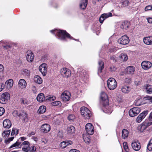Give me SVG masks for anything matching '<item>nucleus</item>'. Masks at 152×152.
<instances>
[{
  "mask_svg": "<svg viewBox=\"0 0 152 152\" xmlns=\"http://www.w3.org/2000/svg\"><path fill=\"white\" fill-rule=\"evenodd\" d=\"M147 148L149 151H152V138L150 140L148 144Z\"/></svg>",
  "mask_w": 152,
  "mask_h": 152,
  "instance_id": "obj_39",
  "label": "nucleus"
},
{
  "mask_svg": "<svg viewBox=\"0 0 152 152\" xmlns=\"http://www.w3.org/2000/svg\"><path fill=\"white\" fill-rule=\"evenodd\" d=\"M70 96L69 92L68 91H65L61 94V97L64 101H68L70 99Z\"/></svg>",
  "mask_w": 152,
  "mask_h": 152,
  "instance_id": "obj_9",
  "label": "nucleus"
},
{
  "mask_svg": "<svg viewBox=\"0 0 152 152\" xmlns=\"http://www.w3.org/2000/svg\"><path fill=\"white\" fill-rule=\"evenodd\" d=\"M42 142L44 144H46L48 142V140L46 139H43L42 140Z\"/></svg>",
  "mask_w": 152,
  "mask_h": 152,
  "instance_id": "obj_59",
  "label": "nucleus"
},
{
  "mask_svg": "<svg viewBox=\"0 0 152 152\" xmlns=\"http://www.w3.org/2000/svg\"><path fill=\"white\" fill-rule=\"evenodd\" d=\"M118 43L121 44L126 45L128 44L129 42V38L126 35L122 36L118 40Z\"/></svg>",
  "mask_w": 152,
  "mask_h": 152,
  "instance_id": "obj_11",
  "label": "nucleus"
},
{
  "mask_svg": "<svg viewBox=\"0 0 152 152\" xmlns=\"http://www.w3.org/2000/svg\"><path fill=\"white\" fill-rule=\"evenodd\" d=\"M22 150L23 151L25 152H28L30 149L29 143L28 141H25L23 142L22 144Z\"/></svg>",
  "mask_w": 152,
  "mask_h": 152,
  "instance_id": "obj_14",
  "label": "nucleus"
},
{
  "mask_svg": "<svg viewBox=\"0 0 152 152\" xmlns=\"http://www.w3.org/2000/svg\"><path fill=\"white\" fill-rule=\"evenodd\" d=\"M143 41L147 45H152V36L144 37L143 39Z\"/></svg>",
  "mask_w": 152,
  "mask_h": 152,
  "instance_id": "obj_19",
  "label": "nucleus"
},
{
  "mask_svg": "<svg viewBox=\"0 0 152 152\" xmlns=\"http://www.w3.org/2000/svg\"><path fill=\"white\" fill-rule=\"evenodd\" d=\"M148 99L149 100L150 102L152 103V97H149Z\"/></svg>",
  "mask_w": 152,
  "mask_h": 152,
  "instance_id": "obj_64",
  "label": "nucleus"
},
{
  "mask_svg": "<svg viewBox=\"0 0 152 152\" xmlns=\"http://www.w3.org/2000/svg\"><path fill=\"white\" fill-rule=\"evenodd\" d=\"M131 145L133 149L136 151H139L141 148V146L139 142L134 141L131 144Z\"/></svg>",
  "mask_w": 152,
  "mask_h": 152,
  "instance_id": "obj_18",
  "label": "nucleus"
},
{
  "mask_svg": "<svg viewBox=\"0 0 152 152\" xmlns=\"http://www.w3.org/2000/svg\"><path fill=\"white\" fill-rule=\"evenodd\" d=\"M67 146L71 145L72 144V142L70 140H66L65 141Z\"/></svg>",
  "mask_w": 152,
  "mask_h": 152,
  "instance_id": "obj_55",
  "label": "nucleus"
},
{
  "mask_svg": "<svg viewBox=\"0 0 152 152\" xmlns=\"http://www.w3.org/2000/svg\"><path fill=\"white\" fill-rule=\"evenodd\" d=\"M100 97L101 99V103L104 107V111L108 114H110L113 110L111 107L108 106L109 100L107 95L104 92H102Z\"/></svg>",
  "mask_w": 152,
  "mask_h": 152,
  "instance_id": "obj_1",
  "label": "nucleus"
},
{
  "mask_svg": "<svg viewBox=\"0 0 152 152\" xmlns=\"http://www.w3.org/2000/svg\"><path fill=\"white\" fill-rule=\"evenodd\" d=\"M149 121L147 122L145 121L144 123V125L148 126L152 125V112L150 114L149 117Z\"/></svg>",
  "mask_w": 152,
  "mask_h": 152,
  "instance_id": "obj_25",
  "label": "nucleus"
},
{
  "mask_svg": "<svg viewBox=\"0 0 152 152\" xmlns=\"http://www.w3.org/2000/svg\"><path fill=\"white\" fill-rule=\"evenodd\" d=\"M41 129L42 132L47 133L50 130V126L48 124H44L42 125Z\"/></svg>",
  "mask_w": 152,
  "mask_h": 152,
  "instance_id": "obj_16",
  "label": "nucleus"
},
{
  "mask_svg": "<svg viewBox=\"0 0 152 152\" xmlns=\"http://www.w3.org/2000/svg\"><path fill=\"white\" fill-rule=\"evenodd\" d=\"M69 152H80L78 150L75 149H71L69 151Z\"/></svg>",
  "mask_w": 152,
  "mask_h": 152,
  "instance_id": "obj_62",
  "label": "nucleus"
},
{
  "mask_svg": "<svg viewBox=\"0 0 152 152\" xmlns=\"http://www.w3.org/2000/svg\"><path fill=\"white\" fill-rule=\"evenodd\" d=\"M21 143L18 141H17L16 142L12 145H11L10 148H18L19 145Z\"/></svg>",
  "mask_w": 152,
  "mask_h": 152,
  "instance_id": "obj_38",
  "label": "nucleus"
},
{
  "mask_svg": "<svg viewBox=\"0 0 152 152\" xmlns=\"http://www.w3.org/2000/svg\"><path fill=\"white\" fill-rule=\"evenodd\" d=\"M5 110L2 107H0V116L2 115L5 112Z\"/></svg>",
  "mask_w": 152,
  "mask_h": 152,
  "instance_id": "obj_51",
  "label": "nucleus"
},
{
  "mask_svg": "<svg viewBox=\"0 0 152 152\" xmlns=\"http://www.w3.org/2000/svg\"><path fill=\"white\" fill-rule=\"evenodd\" d=\"M55 99V96H53L51 97H50L47 99H48L49 101H52L53 100Z\"/></svg>",
  "mask_w": 152,
  "mask_h": 152,
  "instance_id": "obj_58",
  "label": "nucleus"
},
{
  "mask_svg": "<svg viewBox=\"0 0 152 152\" xmlns=\"http://www.w3.org/2000/svg\"><path fill=\"white\" fill-rule=\"evenodd\" d=\"M11 121L9 119H5L3 121V125L4 128L9 129L11 127Z\"/></svg>",
  "mask_w": 152,
  "mask_h": 152,
  "instance_id": "obj_20",
  "label": "nucleus"
},
{
  "mask_svg": "<svg viewBox=\"0 0 152 152\" xmlns=\"http://www.w3.org/2000/svg\"><path fill=\"white\" fill-rule=\"evenodd\" d=\"M30 149L29 150V152H35L36 150V148L35 146L34 145H32L30 146Z\"/></svg>",
  "mask_w": 152,
  "mask_h": 152,
  "instance_id": "obj_44",
  "label": "nucleus"
},
{
  "mask_svg": "<svg viewBox=\"0 0 152 152\" xmlns=\"http://www.w3.org/2000/svg\"><path fill=\"white\" fill-rule=\"evenodd\" d=\"M89 136L88 135V137H83V139L84 140V141L86 143H89L90 141V140L89 138Z\"/></svg>",
  "mask_w": 152,
  "mask_h": 152,
  "instance_id": "obj_45",
  "label": "nucleus"
},
{
  "mask_svg": "<svg viewBox=\"0 0 152 152\" xmlns=\"http://www.w3.org/2000/svg\"><path fill=\"white\" fill-rule=\"evenodd\" d=\"M75 116L73 115H70L68 117V119L70 121H73L75 119Z\"/></svg>",
  "mask_w": 152,
  "mask_h": 152,
  "instance_id": "obj_50",
  "label": "nucleus"
},
{
  "mask_svg": "<svg viewBox=\"0 0 152 152\" xmlns=\"http://www.w3.org/2000/svg\"><path fill=\"white\" fill-rule=\"evenodd\" d=\"M4 69L3 66L1 64H0V72L2 71Z\"/></svg>",
  "mask_w": 152,
  "mask_h": 152,
  "instance_id": "obj_63",
  "label": "nucleus"
},
{
  "mask_svg": "<svg viewBox=\"0 0 152 152\" xmlns=\"http://www.w3.org/2000/svg\"><path fill=\"white\" fill-rule=\"evenodd\" d=\"M66 144L65 141H63L60 143V145L61 148H63L67 146V145Z\"/></svg>",
  "mask_w": 152,
  "mask_h": 152,
  "instance_id": "obj_48",
  "label": "nucleus"
},
{
  "mask_svg": "<svg viewBox=\"0 0 152 152\" xmlns=\"http://www.w3.org/2000/svg\"><path fill=\"white\" fill-rule=\"evenodd\" d=\"M122 137L124 139L126 138L129 134V132L126 129H123L122 132Z\"/></svg>",
  "mask_w": 152,
  "mask_h": 152,
  "instance_id": "obj_27",
  "label": "nucleus"
},
{
  "mask_svg": "<svg viewBox=\"0 0 152 152\" xmlns=\"http://www.w3.org/2000/svg\"><path fill=\"white\" fill-rule=\"evenodd\" d=\"M18 84L19 86L22 88H26L27 85L26 81L23 79H21L19 80Z\"/></svg>",
  "mask_w": 152,
  "mask_h": 152,
  "instance_id": "obj_21",
  "label": "nucleus"
},
{
  "mask_svg": "<svg viewBox=\"0 0 152 152\" xmlns=\"http://www.w3.org/2000/svg\"><path fill=\"white\" fill-rule=\"evenodd\" d=\"M141 66L143 69H147L151 67L152 64L150 62L145 61L142 63Z\"/></svg>",
  "mask_w": 152,
  "mask_h": 152,
  "instance_id": "obj_17",
  "label": "nucleus"
},
{
  "mask_svg": "<svg viewBox=\"0 0 152 152\" xmlns=\"http://www.w3.org/2000/svg\"><path fill=\"white\" fill-rule=\"evenodd\" d=\"M32 90L34 93L35 94L36 93L37 90L35 86H32Z\"/></svg>",
  "mask_w": 152,
  "mask_h": 152,
  "instance_id": "obj_57",
  "label": "nucleus"
},
{
  "mask_svg": "<svg viewBox=\"0 0 152 152\" xmlns=\"http://www.w3.org/2000/svg\"><path fill=\"white\" fill-rule=\"evenodd\" d=\"M46 107L44 106H40L38 110V112L41 114L44 113L46 110Z\"/></svg>",
  "mask_w": 152,
  "mask_h": 152,
  "instance_id": "obj_36",
  "label": "nucleus"
},
{
  "mask_svg": "<svg viewBox=\"0 0 152 152\" xmlns=\"http://www.w3.org/2000/svg\"><path fill=\"white\" fill-rule=\"evenodd\" d=\"M61 102L59 101H56L52 103V105L54 106L59 105L61 104Z\"/></svg>",
  "mask_w": 152,
  "mask_h": 152,
  "instance_id": "obj_49",
  "label": "nucleus"
},
{
  "mask_svg": "<svg viewBox=\"0 0 152 152\" xmlns=\"http://www.w3.org/2000/svg\"><path fill=\"white\" fill-rule=\"evenodd\" d=\"M13 80L12 79H10L7 80L6 83L5 84L7 86L8 88H11L13 85Z\"/></svg>",
  "mask_w": 152,
  "mask_h": 152,
  "instance_id": "obj_32",
  "label": "nucleus"
},
{
  "mask_svg": "<svg viewBox=\"0 0 152 152\" xmlns=\"http://www.w3.org/2000/svg\"><path fill=\"white\" fill-rule=\"evenodd\" d=\"M85 129L87 133L89 135H91L94 133V128L93 125L91 123H88L85 126Z\"/></svg>",
  "mask_w": 152,
  "mask_h": 152,
  "instance_id": "obj_7",
  "label": "nucleus"
},
{
  "mask_svg": "<svg viewBox=\"0 0 152 152\" xmlns=\"http://www.w3.org/2000/svg\"><path fill=\"white\" fill-rule=\"evenodd\" d=\"M80 112L81 115L86 118H89L91 116L90 110L85 107H83L81 108Z\"/></svg>",
  "mask_w": 152,
  "mask_h": 152,
  "instance_id": "obj_3",
  "label": "nucleus"
},
{
  "mask_svg": "<svg viewBox=\"0 0 152 152\" xmlns=\"http://www.w3.org/2000/svg\"><path fill=\"white\" fill-rule=\"evenodd\" d=\"M10 94L8 93L3 94L0 98V102L2 104H5L10 99Z\"/></svg>",
  "mask_w": 152,
  "mask_h": 152,
  "instance_id": "obj_8",
  "label": "nucleus"
},
{
  "mask_svg": "<svg viewBox=\"0 0 152 152\" xmlns=\"http://www.w3.org/2000/svg\"><path fill=\"white\" fill-rule=\"evenodd\" d=\"M110 69L112 71H114L116 70V68L114 66H111L110 67Z\"/></svg>",
  "mask_w": 152,
  "mask_h": 152,
  "instance_id": "obj_60",
  "label": "nucleus"
},
{
  "mask_svg": "<svg viewBox=\"0 0 152 152\" xmlns=\"http://www.w3.org/2000/svg\"><path fill=\"white\" fill-rule=\"evenodd\" d=\"M12 114L14 117H19L20 116V113H19L18 111L16 110H14L13 112L12 113Z\"/></svg>",
  "mask_w": 152,
  "mask_h": 152,
  "instance_id": "obj_43",
  "label": "nucleus"
},
{
  "mask_svg": "<svg viewBox=\"0 0 152 152\" xmlns=\"http://www.w3.org/2000/svg\"><path fill=\"white\" fill-rule=\"evenodd\" d=\"M66 130L68 133H72L75 132V129L74 126H70L67 127Z\"/></svg>",
  "mask_w": 152,
  "mask_h": 152,
  "instance_id": "obj_33",
  "label": "nucleus"
},
{
  "mask_svg": "<svg viewBox=\"0 0 152 152\" xmlns=\"http://www.w3.org/2000/svg\"><path fill=\"white\" fill-rule=\"evenodd\" d=\"M60 73L64 77L68 78L71 75V72L68 69L66 68H62L60 70Z\"/></svg>",
  "mask_w": 152,
  "mask_h": 152,
  "instance_id": "obj_6",
  "label": "nucleus"
},
{
  "mask_svg": "<svg viewBox=\"0 0 152 152\" xmlns=\"http://www.w3.org/2000/svg\"><path fill=\"white\" fill-rule=\"evenodd\" d=\"M145 87L147 93L150 94L152 93V86H145Z\"/></svg>",
  "mask_w": 152,
  "mask_h": 152,
  "instance_id": "obj_37",
  "label": "nucleus"
},
{
  "mask_svg": "<svg viewBox=\"0 0 152 152\" xmlns=\"http://www.w3.org/2000/svg\"><path fill=\"white\" fill-rule=\"evenodd\" d=\"M152 8V6L151 5H148L146 6L145 8V11H147L150 10H151V9Z\"/></svg>",
  "mask_w": 152,
  "mask_h": 152,
  "instance_id": "obj_52",
  "label": "nucleus"
},
{
  "mask_svg": "<svg viewBox=\"0 0 152 152\" xmlns=\"http://www.w3.org/2000/svg\"><path fill=\"white\" fill-rule=\"evenodd\" d=\"M14 137H12L8 138L7 139L5 140L4 142L5 143L8 144L11 141H12L14 138Z\"/></svg>",
  "mask_w": 152,
  "mask_h": 152,
  "instance_id": "obj_46",
  "label": "nucleus"
},
{
  "mask_svg": "<svg viewBox=\"0 0 152 152\" xmlns=\"http://www.w3.org/2000/svg\"><path fill=\"white\" fill-rule=\"evenodd\" d=\"M21 103L23 104L27 105L30 104V102L26 99H22L21 100Z\"/></svg>",
  "mask_w": 152,
  "mask_h": 152,
  "instance_id": "obj_40",
  "label": "nucleus"
},
{
  "mask_svg": "<svg viewBox=\"0 0 152 152\" xmlns=\"http://www.w3.org/2000/svg\"><path fill=\"white\" fill-rule=\"evenodd\" d=\"M3 47L4 48H5L6 49H8L10 48L11 47V46L10 45H3Z\"/></svg>",
  "mask_w": 152,
  "mask_h": 152,
  "instance_id": "obj_61",
  "label": "nucleus"
},
{
  "mask_svg": "<svg viewBox=\"0 0 152 152\" xmlns=\"http://www.w3.org/2000/svg\"><path fill=\"white\" fill-rule=\"evenodd\" d=\"M37 99L38 101L40 102L44 101L45 98L43 94L41 93L39 94L37 96Z\"/></svg>",
  "mask_w": 152,
  "mask_h": 152,
  "instance_id": "obj_24",
  "label": "nucleus"
},
{
  "mask_svg": "<svg viewBox=\"0 0 152 152\" xmlns=\"http://www.w3.org/2000/svg\"><path fill=\"white\" fill-rule=\"evenodd\" d=\"M130 26L129 23L127 21H124L123 23L121 26V28L123 29H127Z\"/></svg>",
  "mask_w": 152,
  "mask_h": 152,
  "instance_id": "obj_28",
  "label": "nucleus"
},
{
  "mask_svg": "<svg viewBox=\"0 0 152 152\" xmlns=\"http://www.w3.org/2000/svg\"><path fill=\"white\" fill-rule=\"evenodd\" d=\"M121 90L124 93H128L131 90V88L128 86H124L122 87Z\"/></svg>",
  "mask_w": 152,
  "mask_h": 152,
  "instance_id": "obj_22",
  "label": "nucleus"
},
{
  "mask_svg": "<svg viewBox=\"0 0 152 152\" xmlns=\"http://www.w3.org/2000/svg\"><path fill=\"white\" fill-rule=\"evenodd\" d=\"M34 80L35 82L39 84H41L42 82V78L38 75L35 76L34 78Z\"/></svg>",
  "mask_w": 152,
  "mask_h": 152,
  "instance_id": "obj_29",
  "label": "nucleus"
},
{
  "mask_svg": "<svg viewBox=\"0 0 152 152\" xmlns=\"http://www.w3.org/2000/svg\"><path fill=\"white\" fill-rule=\"evenodd\" d=\"M148 113L147 111H145L141 113L136 118V121L138 123H140L145 117Z\"/></svg>",
  "mask_w": 152,
  "mask_h": 152,
  "instance_id": "obj_13",
  "label": "nucleus"
},
{
  "mask_svg": "<svg viewBox=\"0 0 152 152\" xmlns=\"http://www.w3.org/2000/svg\"><path fill=\"white\" fill-rule=\"evenodd\" d=\"M148 23L150 24H152V18H147Z\"/></svg>",
  "mask_w": 152,
  "mask_h": 152,
  "instance_id": "obj_56",
  "label": "nucleus"
},
{
  "mask_svg": "<svg viewBox=\"0 0 152 152\" xmlns=\"http://www.w3.org/2000/svg\"><path fill=\"white\" fill-rule=\"evenodd\" d=\"M26 60L28 62H31L33 61L34 55L31 51H27L26 53Z\"/></svg>",
  "mask_w": 152,
  "mask_h": 152,
  "instance_id": "obj_10",
  "label": "nucleus"
},
{
  "mask_svg": "<svg viewBox=\"0 0 152 152\" xmlns=\"http://www.w3.org/2000/svg\"><path fill=\"white\" fill-rule=\"evenodd\" d=\"M123 144L124 148L126 152H128L129 151V149L128 148L127 142H124Z\"/></svg>",
  "mask_w": 152,
  "mask_h": 152,
  "instance_id": "obj_41",
  "label": "nucleus"
},
{
  "mask_svg": "<svg viewBox=\"0 0 152 152\" xmlns=\"http://www.w3.org/2000/svg\"><path fill=\"white\" fill-rule=\"evenodd\" d=\"M18 130H17V129H16L14 128H13L12 131V132L11 133V135L12 136V135H13L15 134H17L18 133Z\"/></svg>",
  "mask_w": 152,
  "mask_h": 152,
  "instance_id": "obj_42",
  "label": "nucleus"
},
{
  "mask_svg": "<svg viewBox=\"0 0 152 152\" xmlns=\"http://www.w3.org/2000/svg\"><path fill=\"white\" fill-rule=\"evenodd\" d=\"M117 82L113 78H110L107 80V85L108 88L110 90H113L117 86Z\"/></svg>",
  "mask_w": 152,
  "mask_h": 152,
  "instance_id": "obj_4",
  "label": "nucleus"
},
{
  "mask_svg": "<svg viewBox=\"0 0 152 152\" xmlns=\"http://www.w3.org/2000/svg\"><path fill=\"white\" fill-rule=\"evenodd\" d=\"M99 67L98 68V72L101 73L102 72V70L104 68V63L101 61H99Z\"/></svg>",
  "mask_w": 152,
  "mask_h": 152,
  "instance_id": "obj_31",
  "label": "nucleus"
},
{
  "mask_svg": "<svg viewBox=\"0 0 152 152\" xmlns=\"http://www.w3.org/2000/svg\"><path fill=\"white\" fill-rule=\"evenodd\" d=\"M119 58L121 60L123 61H126L128 59L127 55L124 53H121L119 56Z\"/></svg>",
  "mask_w": 152,
  "mask_h": 152,
  "instance_id": "obj_30",
  "label": "nucleus"
},
{
  "mask_svg": "<svg viewBox=\"0 0 152 152\" xmlns=\"http://www.w3.org/2000/svg\"><path fill=\"white\" fill-rule=\"evenodd\" d=\"M24 73L26 76H28L29 75V72L28 70L25 69L23 71Z\"/></svg>",
  "mask_w": 152,
  "mask_h": 152,
  "instance_id": "obj_53",
  "label": "nucleus"
},
{
  "mask_svg": "<svg viewBox=\"0 0 152 152\" xmlns=\"http://www.w3.org/2000/svg\"><path fill=\"white\" fill-rule=\"evenodd\" d=\"M87 0H81L80 5V8L82 9H85L87 6Z\"/></svg>",
  "mask_w": 152,
  "mask_h": 152,
  "instance_id": "obj_23",
  "label": "nucleus"
},
{
  "mask_svg": "<svg viewBox=\"0 0 152 152\" xmlns=\"http://www.w3.org/2000/svg\"><path fill=\"white\" fill-rule=\"evenodd\" d=\"M21 117L23 118V121L24 122L28 121V119L27 118V115L25 113H22L21 114Z\"/></svg>",
  "mask_w": 152,
  "mask_h": 152,
  "instance_id": "obj_34",
  "label": "nucleus"
},
{
  "mask_svg": "<svg viewBox=\"0 0 152 152\" xmlns=\"http://www.w3.org/2000/svg\"><path fill=\"white\" fill-rule=\"evenodd\" d=\"M129 3V2L128 1H124L122 3V6L124 7H126L128 6Z\"/></svg>",
  "mask_w": 152,
  "mask_h": 152,
  "instance_id": "obj_47",
  "label": "nucleus"
},
{
  "mask_svg": "<svg viewBox=\"0 0 152 152\" xmlns=\"http://www.w3.org/2000/svg\"><path fill=\"white\" fill-rule=\"evenodd\" d=\"M112 16V14L111 12L103 14L101 15L99 18V22L101 23H102L105 19Z\"/></svg>",
  "mask_w": 152,
  "mask_h": 152,
  "instance_id": "obj_15",
  "label": "nucleus"
},
{
  "mask_svg": "<svg viewBox=\"0 0 152 152\" xmlns=\"http://www.w3.org/2000/svg\"><path fill=\"white\" fill-rule=\"evenodd\" d=\"M57 36L61 40H64L66 37L72 39V37L66 31L64 30H58Z\"/></svg>",
  "mask_w": 152,
  "mask_h": 152,
  "instance_id": "obj_2",
  "label": "nucleus"
},
{
  "mask_svg": "<svg viewBox=\"0 0 152 152\" xmlns=\"http://www.w3.org/2000/svg\"><path fill=\"white\" fill-rule=\"evenodd\" d=\"M140 111V109L138 107H134L129 111V114L130 116L133 117L137 115Z\"/></svg>",
  "mask_w": 152,
  "mask_h": 152,
  "instance_id": "obj_5",
  "label": "nucleus"
},
{
  "mask_svg": "<svg viewBox=\"0 0 152 152\" xmlns=\"http://www.w3.org/2000/svg\"><path fill=\"white\" fill-rule=\"evenodd\" d=\"M10 130H8L4 131L2 134V136L4 138L8 137L10 134Z\"/></svg>",
  "mask_w": 152,
  "mask_h": 152,
  "instance_id": "obj_35",
  "label": "nucleus"
},
{
  "mask_svg": "<svg viewBox=\"0 0 152 152\" xmlns=\"http://www.w3.org/2000/svg\"><path fill=\"white\" fill-rule=\"evenodd\" d=\"M135 71V68L133 66H129L126 69V72L129 74H133Z\"/></svg>",
  "mask_w": 152,
  "mask_h": 152,
  "instance_id": "obj_26",
  "label": "nucleus"
},
{
  "mask_svg": "<svg viewBox=\"0 0 152 152\" xmlns=\"http://www.w3.org/2000/svg\"><path fill=\"white\" fill-rule=\"evenodd\" d=\"M39 69L43 76H45L47 72V64L45 63L42 64L39 66Z\"/></svg>",
  "mask_w": 152,
  "mask_h": 152,
  "instance_id": "obj_12",
  "label": "nucleus"
},
{
  "mask_svg": "<svg viewBox=\"0 0 152 152\" xmlns=\"http://www.w3.org/2000/svg\"><path fill=\"white\" fill-rule=\"evenodd\" d=\"M5 86L4 84L3 83H0V92L2 91Z\"/></svg>",
  "mask_w": 152,
  "mask_h": 152,
  "instance_id": "obj_54",
  "label": "nucleus"
}]
</instances>
